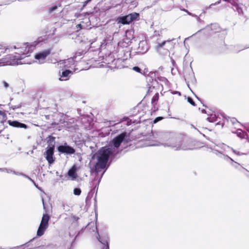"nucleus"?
<instances>
[{
  "instance_id": "1",
  "label": "nucleus",
  "mask_w": 249,
  "mask_h": 249,
  "mask_svg": "<svg viewBox=\"0 0 249 249\" xmlns=\"http://www.w3.org/2000/svg\"><path fill=\"white\" fill-rule=\"evenodd\" d=\"M127 135L125 132L117 136L110 142L107 145L102 147L92 157V159L96 158L97 162L94 166L91 168L92 173L96 174L94 180L97 179L98 173L102 169H104L110 158H114L118 154L121 152V144L126 141Z\"/></svg>"
},
{
  "instance_id": "2",
  "label": "nucleus",
  "mask_w": 249,
  "mask_h": 249,
  "mask_svg": "<svg viewBox=\"0 0 249 249\" xmlns=\"http://www.w3.org/2000/svg\"><path fill=\"white\" fill-rule=\"evenodd\" d=\"M38 44L39 42L35 41L32 44L30 45H29L28 43H27L22 47H17L16 46H14V49L17 50L15 53L18 54V55H10L9 58L12 59L13 61L9 62L8 65H18V61L23 59L26 56H29V54L34 51L36 46Z\"/></svg>"
},
{
  "instance_id": "3",
  "label": "nucleus",
  "mask_w": 249,
  "mask_h": 249,
  "mask_svg": "<svg viewBox=\"0 0 249 249\" xmlns=\"http://www.w3.org/2000/svg\"><path fill=\"white\" fill-rule=\"evenodd\" d=\"M181 139L175 136V139H171L169 142L162 143L165 146L171 147L175 148L176 150H187L191 148L183 143Z\"/></svg>"
},
{
  "instance_id": "4",
  "label": "nucleus",
  "mask_w": 249,
  "mask_h": 249,
  "mask_svg": "<svg viewBox=\"0 0 249 249\" xmlns=\"http://www.w3.org/2000/svg\"><path fill=\"white\" fill-rule=\"evenodd\" d=\"M139 19L140 14L133 12L127 15L118 17L116 21L118 23L126 25L129 24L135 21H138Z\"/></svg>"
},
{
  "instance_id": "5",
  "label": "nucleus",
  "mask_w": 249,
  "mask_h": 249,
  "mask_svg": "<svg viewBox=\"0 0 249 249\" xmlns=\"http://www.w3.org/2000/svg\"><path fill=\"white\" fill-rule=\"evenodd\" d=\"M50 219V216L48 214L45 213L43 214L41 222L37 229L36 235L40 237L43 235L49 226V221Z\"/></svg>"
},
{
  "instance_id": "6",
  "label": "nucleus",
  "mask_w": 249,
  "mask_h": 249,
  "mask_svg": "<svg viewBox=\"0 0 249 249\" xmlns=\"http://www.w3.org/2000/svg\"><path fill=\"white\" fill-rule=\"evenodd\" d=\"M57 151L61 154L65 155H71L75 153V149L72 146L69 145L66 142L59 145L57 147Z\"/></svg>"
},
{
  "instance_id": "7",
  "label": "nucleus",
  "mask_w": 249,
  "mask_h": 249,
  "mask_svg": "<svg viewBox=\"0 0 249 249\" xmlns=\"http://www.w3.org/2000/svg\"><path fill=\"white\" fill-rule=\"evenodd\" d=\"M183 76L185 81L189 87V83L193 82L195 79L194 73L192 69H186L183 71Z\"/></svg>"
},
{
  "instance_id": "8",
  "label": "nucleus",
  "mask_w": 249,
  "mask_h": 249,
  "mask_svg": "<svg viewBox=\"0 0 249 249\" xmlns=\"http://www.w3.org/2000/svg\"><path fill=\"white\" fill-rule=\"evenodd\" d=\"M149 49V45L148 41L146 40H142L141 41L137 48V53L140 54H144L146 53Z\"/></svg>"
},
{
  "instance_id": "9",
  "label": "nucleus",
  "mask_w": 249,
  "mask_h": 249,
  "mask_svg": "<svg viewBox=\"0 0 249 249\" xmlns=\"http://www.w3.org/2000/svg\"><path fill=\"white\" fill-rule=\"evenodd\" d=\"M54 149L46 148V151L44 153V156L46 160L50 165L53 163L55 158L53 157Z\"/></svg>"
},
{
  "instance_id": "10",
  "label": "nucleus",
  "mask_w": 249,
  "mask_h": 249,
  "mask_svg": "<svg viewBox=\"0 0 249 249\" xmlns=\"http://www.w3.org/2000/svg\"><path fill=\"white\" fill-rule=\"evenodd\" d=\"M51 49H47L40 52L35 54V58L36 59L38 60L40 63H43V62H41L40 61L45 59L51 53Z\"/></svg>"
},
{
  "instance_id": "11",
  "label": "nucleus",
  "mask_w": 249,
  "mask_h": 249,
  "mask_svg": "<svg viewBox=\"0 0 249 249\" xmlns=\"http://www.w3.org/2000/svg\"><path fill=\"white\" fill-rule=\"evenodd\" d=\"M60 73L59 80L66 81L69 79L71 75H72L73 71L70 70H62L61 73L60 72Z\"/></svg>"
},
{
  "instance_id": "12",
  "label": "nucleus",
  "mask_w": 249,
  "mask_h": 249,
  "mask_svg": "<svg viewBox=\"0 0 249 249\" xmlns=\"http://www.w3.org/2000/svg\"><path fill=\"white\" fill-rule=\"evenodd\" d=\"M160 137L163 143L169 142L171 139H175V135L169 132L161 133Z\"/></svg>"
},
{
  "instance_id": "13",
  "label": "nucleus",
  "mask_w": 249,
  "mask_h": 249,
  "mask_svg": "<svg viewBox=\"0 0 249 249\" xmlns=\"http://www.w3.org/2000/svg\"><path fill=\"white\" fill-rule=\"evenodd\" d=\"M8 123L9 125L14 127L23 128L25 129L27 128V125L26 124L20 123L18 121L8 120Z\"/></svg>"
},
{
  "instance_id": "14",
  "label": "nucleus",
  "mask_w": 249,
  "mask_h": 249,
  "mask_svg": "<svg viewBox=\"0 0 249 249\" xmlns=\"http://www.w3.org/2000/svg\"><path fill=\"white\" fill-rule=\"evenodd\" d=\"M170 43L169 42H162L161 43H157V45L156 47V50L157 52L162 54V55H166L168 53H165L164 52V50L165 49V45L166 43Z\"/></svg>"
},
{
  "instance_id": "15",
  "label": "nucleus",
  "mask_w": 249,
  "mask_h": 249,
  "mask_svg": "<svg viewBox=\"0 0 249 249\" xmlns=\"http://www.w3.org/2000/svg\"><path fill=\"white\" fill-rule=\"evenodd\" d=\"M204 29L208 31L211 30L213 33H218L221 31L219 25L217 23L211 24L210 25L206 26Z\"/></svg>"
},
{
  "instance_id": "16",
  "label": "nucleus",
  "mask_w": 249,
  "mask_h": 249,
  "mask_svg": "<svg viewBox=\"0 0 249 249\" xmlns=\"http://www.w3.org/2000/svg\"><path fill=\"white\" fill-rule=\"evenodd\" d=\"M77 171V167L74 165L72 166V167L69 170L68 172V176L71 178V180H75L77 177V175L76 173Z\"/></svg>"
},
{
  "instance_id": "17",
  "label": "nucleus",
  "mask_w": 249,
  "mask_h": 249,
  "mask_svg": "<svg viewBox=\"0 0 249 249\" xmlns=\"http://www.w3.org/2000/svg\"><path fill=\"white\" fill-rule=\"evenodd\" d=\"M47 138H48V141H47L48 145L46 148H50L54 149L55 143V138L54 137H53L52 136H49Z\"/></svg>"
},
{
  "instance_id": "18",
  "label": "nucleus",
  "mask_w": 249,
  "mask_h": 249,
  "mask_svg": "<svg viewBox=\"0 0 249 249\" xmlns=\"http://www.w3.org/2000/svg\"><path fill=\"white\" fill-rule=\"evenodd\" d=\"M105 171H104L101 174L100 178H99V180L98 181L97 183V184L95 185V186L94 187V188L92 189V190H91L88 193V195L86 197V202H87L88 200L89 199H90L91 198V197H92V196H93V194L94 192V190L95 189V188H96L97 185H98L100 182V180H101V178H102L104 174L105 173Z\"/></svg>"
},
{
  "instance_id": "19",
  "label": "nucleus",
  "mask_w": 249,
  "mask_h": 249,
  "mask_svg": "<svg viewBox=\"0 0 249 249\" xmlns=\"http://www.w3.org/2000/svg\"><path fill=\"white\" fill-rule=\"evenodd\" d=\"M156 74L154 72H150L149 75L147 77V81L149 82L152 83V84H154L155 86V84L157 83V81L155 79Z\"/></svg>"
},
{
  "instance_id": "20",
  "label": "nucleus",
  "mask_w": 249,
  "mask_h": 249,
  "mask_svg": "<svg viewBox=\"0 0 249 249\" xmlns=\"http://www.w3.org/2000/svg\"><path fill=\"white\" fill-rule=\"evenodd\" d=\"M98 237H97L98 241L104 245L105 246L103 249H109V245L107 238H102L100 237L99 233H98Z\"/></svg>"
},
{
  "instance_id": "21",
  "label": "nucleus",
  "mask_w": 249,
  "mask_h": 249,
  "mask_svg": "<svg viewBox=\"0 0 249 249\" xmlns=\"http://www.w3.org/2000/svg\"><path fill=\"white\" fill-rule=\"evenodd\" d=\"M174 39H172L171 40H167L165 41H163V42H169L170 43H166L165 45V48L164 50V52L165 53H169V50L172 49L173 47V44L172 42V41L174 40Z\"/></svg>"
},
{
  "instance_id": "22",
  "label": "nucleus",
  "mask_w": 249,
  "mask_h": 249,
  "mask_svg": "<svg viewBox=\"0 0 249 249\" xmlns=\"http://www.w3.org/2000/svg\"><path fill=\"white\" fill-rule=\"evenodd\" d=\"M119 52H120L121 54L117 55V58L114 59V61H124L125 58L122 57V54H124V52L123 48L119 49Z\"/></svg>"
},
{
  "instance_id": "23",
  "label": "nucleus",
  "mask_w": 249,
  "mask_h": 249,
  "mask_svg": "<svg viewBox=\"0 0 249 249\" xmlns=\"http://www.w3.org/2000/svg\"><path fill=\"white\" fill-rule=\"evenodd\" d=\"M61 6V3H58L57 4H55L52 7H50L48 9V12L51 14L55 11L59 7Z\"/></svg>"
},
{
  "instance_id": "24",
  "label": "nucleus",
  "mask_w": 249,
  "mask_h": 249,
  "mask_svg": "<svg viewBox=\"0 0 249 249\" xmlns=\"http://www.w3.org/2000/svg\"><path fill=\"white\" fill-rule=\"evenodd\" d=\"M207 120L211 123H213L217 121V118L215 114H211L210 116L207 117Z\"/></svg>"
},
{
  "instance_id": "25",
  "label": "nucleus",
  "mask_w": 249,
  "mask_h": 249,
  "mask_svg": "<svg viewBox=\"0 0 249 249\" xmlns=\"http://www.w3.org/2000/svg\"><path fill=\"white\" fill-rule=\"evenodd\" d=\"M159 98V93H156L155 95L153 97L152 100H151V103L154 106L157 104V101H158Z\"/></svg>"
},
{
  "instance_id": "26",
  "label": "nucleus",
  "mask_w": 249,
  "mask_h": 249,
  "mask_svg": "<svg viewBox=\"0 0 249 249\" xmlns=\"http://www.w3.org/2000/svg\"><path fill=\"white\" fill-rule=\"evenodd\" d=\"M35 239V238H33L32 239H31L28 242H27L24 244L21 245L20 246H18L17 248H22L24 247V248H25L30 247V245H31V242H32Z\"/></svg>"
},
{
  "instance_id": "27",
  "label": "nucleus",
  "mask_w": 249,
  "mask_h": 249,
  "mask_svg": "<svg viewBox=\"0 0 249 249\" xmlns=\"http://www.w3.org/2000/svg\"><path fill=\"white\" fill-rule=\"evenodd\" d=\"M222 159H223L224 160H227V161H228V160H231V161H232V162H235V163L239 165V164H238V163H237L236 162H235L232 159H231V158H230V157H229L227 155H223V156H222V158H221Z\"/></svg>"
},
{
  "instance_id": "28",
  "label": "nucleus",
  "mask_w": 249,
  "mask_h": 249,
  "mask_svg": "<svg viewBox=\"0 0 249 249\" xmlns=\"http://www.w3.org/2000/svg\"><path fill=\"white\" fill-rule=\"evenodd\" d=\"M81 193V190L79 188H75L73 190V194L75 196H79Z\"/></svg>"
},
{
  "instance_id": "29",
  "label": "nucleus",
  "mask_w": 249,
  "mask_h": 249,
  "mask_svg": "<svg viewBox=\"0 0 249 249\" xmlns=\"http://www.w3.org/2000/svg\"><path fill=\"white\" fill-rule=\"evenodd\" d=\"M83 51H77L75 53V54L74 55L73 57L74 58H76V57L78 56H81L83 55Z\"/></svg>"
},
{
  "instance_id": "30",
  "label": "nucleus",
  "mask_w": 249,
  "mask_h": 249,
  "mask_svg": "<svg viewBox=\"0 0 249 249\" xmlns=\"http://www.w3.org/2000/svg\"><path fill=\"white\" fill-rule=\"evenodd\" d=\"M187 101L188 103H189L192 106H196L195 102L194 101V100L192 97H188Z\"/></svg>"
},
{
  "instance_id": "31",
  "label": "nucleus",
  "mask_w": 249,
  "mask_h": 249,
  "mask_svg": "<svg viewBox=\"0 0 249 249\" xmlns=\"http://www.w3.org/2000/svg\"><path fill=\"white\" fill-rule=\"evenodd\" d=\"M10 172H11L12 173H13L15 175H16L22 176L23 177H26V175H25L22 173H19V172H17L13 171V170H10Z\"/></svg>"
},
{
  "instance_id": "32",
  "label": "nucleus",
  "mask_w": 249,
  "mask_h": 249,
  "mask_svg": "<svg viewBox=\"0 0 249 249\" xmlns=\"http://www.w3.org/2000/svg\"><path fill=\"white\" fill-rule=\"evenodd\" d=\"M234 4H235V5H233V6L236 7L237 12L239 13H240L241 12H242V8L241 7H239L238 4L236 2H234Z\"/></svg>"
},
{
  "instance_id": "33",
  "label": "nucleus",
  "mask_w": 249,
  "mask_h": 249,
  "mask_svg": "<svg viewBox=\"0 0 249 249\" xmlns=\"http://www.w3.org/2000/svg\"><path fill=\"white\" fill-rule=\"evenodd\" d=\"M132 70H134V71L137 72H139V73H142V72H141V69L138 67V66H134L132 68Z\"/></svg>"
},
{
  "instance_id": "34",
  "label": "nucleus",
  "mask_w": 249,
  "mask_h": 249,
  "mask_svg": "<svg viewBox=\"0 0 249 249\" xmlns=\"http://www.w3.org/2000/svg\"><path fill=\"white\" fill-rule=\"evenodd\" d=\"M231 149L232 150V151L235 154H236V155H238V156H241V155H244L245 154L243 153H241L239 151H237L236 150H234L233 148H231Z\"/></svg>"
},
{
  "instance_id": "35",
  "label": "nucleus",
  "mask_w": 249,
  "mask_h": 249,
  "mask_svg": "<svg viewBox=\"0 0 249 249\" xmlns=\"http://www.w3.org/2000/svg\"><path fill=\"white\" fill-rule=\"evenodd\" d=\"M163 119V117H156L153 121V123L154 124H156L157 123H158V122L162 120V119Z\"/></svg>"
},
{
  "instance_id": "36",
  "label": "nucleus",
  "mask_w": 249,
  "mask_h": 249,
  "mask_svg": "<svg viewBox=\"0 0 249 249\" xmlns=\"http://www.w3.org/2000/svg\"><path fill=\"white\" fill-rule=\"evenodd\" d=\"M24 177L28 178L29 180H30L31 181H32L34 183L35 186L40 190V188H39L38 187L37 185H36L35 182L31 178H30L29 176H28L27 175H26V177Z\"/></svg>"
},
{
  "instance_id": "37",
  "label": "nucleus",
  "mask_w": 249,
  "mask_h": 249,
  "mask_svg": "<svg viewBox=\"0 0 249 249\" xmlns=\"http://www.w3.org/2000/svg\"><path fill=\"white\" fill-rule=\"evenodd\" d=\"M24 177L28 178L29 180H30L31 181H32L34 183L35 186L40 190V188H39L38 187L37 185H36L35 182L31 178H30L29 176H28L27 175H26V177Z\"/></svg>"
},
{
  "instance_id": "38",
  "label": "nucleus",
  "mask_w": 249,
  "mask_h": 249,
  "mask_svg": "<svg viewBox=\"0 0 249 249\" xmlns=\"http://www.w3.org/2000/svg\"><path fill=\"white\" fill-rule=\"evenodd\" d=\"M215 154L217 156H218L220 158H222V156H223V154H222V153H221L220 152L218 151H215Z\"/></svg>"
},
{
  "instance_id": "39",
  "label": "nucleus",
  "mask_w": 249,
  "mask_h": 249,
  "mask_svg": "<svg viewBox=\"0 0 249 249\" xmlns=\"http://www.w3.org/2000/svg\"><path fill=\"white\" fill-rule=\"evenodd\" d=\"M107 125L108 126H113L115 124L114 123V122L113 121H109L108 122H107Z\"/></svg>"
},
{
  "instance_id": "40",
  "label": "nucleus",
  "mask_w": 249,
  "mask_h": 249,
  "mask_svg": "<svg viewBox=\"0 0 249 249\" xmlns=\"http://www.w3.org/2000/svg\"><path fill=\"white\" fill-rule=\"evenodd\" d=\"M10 170H8L7 169H2V168H0V171H2V172H4V171H6L7 173H11L10 172Z\"/></svg>"
},
{
  "instance_id": "41",
  "label": "nucleus",
  "mask_w": 249,
  "mask_h": 249,
  "mask_svg": "<svg viewBox=\"0 0 249 249\" xmlns=\"http://www.w3.org/2000/svg\"><path fill=\"white\" fill-rule=\"evenodd\" d=\"M148 86L149 89H148V90L147 91V93H149L151 87H153V88H154L155 87V86H154V84L150 85L149 84H148Z\"/></svg>"
},
{
  "instance_id": "42",
  "label": "nucleus",
  "mask_w": 249,
  "mask_h": 249,
  "mask_svg": "<svg viewBox=\"0 0 249 249\" xmlns=\"http://www.w3.org/2000/svg\"><path fill=\"white\" fill-rule=\"evenodd\" d=\"M91 0H86L84 2V4H83V6L85 7L86 6L88 3H89L90 1H91Z\"/></svg>"
},
{
  "instance_id": "43",
  "label": "nucleus",
  "mask_w": 249,
  "mask_h": 249,
  "mask_svg": "<svg viewBox=\"0 0 249 249\" xmlns=\"http://www.w3.org/2000/svg\"><path fill=\"white\" fill-rule=\"evenodd\" d=\"M4 87L5 88H7L9 87V84L5 81L3 82Z\"/></svg>"
},
{
  "instance_id": "44",
  "label": "nucleus",
  "mask_w": 249,
  "mask_h": 249,
  "mask_svg": "<svg viewBox=\"0 0 249 249\" xmlns=\"http://www.w3.org/2000/svg\"><path fill=\"white\" fill-rule=\"evenodd\" d=\"M172 93L173 94H178L179 96H180L181 95V93L179 92V91H174L172 92Z\"/></svg>"
},
{
  "instance_id": "45",
  "label": "nucleus",
  "mask_w": 249,
  "mask_h": 249,
  "mask_svg": "<svg viewBox=\"0 0 249 249\" xmlns=\"http://www.w3.org/2000/svg\"><path fill=\"white\" fill-rule=\"evenodd\" d=\"M73 219L74 221H77L79 219V217L76 216H73Z\"/></svg>"
},
{
  "instance_id": "46",
  "label": "nucleus",
  "mask_w": 249,
  "mask_h": 249,
  "mask_svg": "<svg viewBox=\"0 0 249 249\" xmlns=\"http://www.w3.org/2000/svg\"><path fill=\"white\" fill-rule=\"evenodd\" d=\"M236 122H237V120L235 118H232L231 120V122L233 124H234Z\"/></svg>"
},
{
  "instance_id": "47",
  "label": "nucleus",
  "mask_w": 249,
  "mask_h": 249,
  "mask_svg": "<svg viewBox=\"0 0 249 249\" xmlns=\"http://www.w3.org/2000/svg\"><path fill=\"white\" fill-rule=\"evenodd\" d=\"M0 115H2L4 117L6 116V114L2 111H0Z\"/></svg>"
},
{
  "instance_id": "48",
  "label": "nucleus",
  "mask_w": 249,
  "mask_h": 249,
  "mask_svg": "<svg viewBox=\"0 0 249 249\" xmlns=\"http://www.w3.org/2000/svg\"><path fill=\"white\" fill-rule=\"evenodd\" d=\"M124 42H119V43H118V45H119V46H121L124 47L125 45H124Z\"/></svg>"
},
{
  "instance_id": "49",
  "label": "nucleus",
  "mask_w": 249,
  "mask_h": 249,
  "mask_svg": "<svg viewBox=\"0 0 249 249\" xmlns=\"http://www.w3.org/2000/svg\"><path fill=\"white\" fill-rule=\"evenodd\" d=\"M171 62H172L173 65L174 66L175 64H176V62H175V61L173 58H171Z\"/></svg>"
},
{
  "instance_id": "50",
  "label": "nucleus",
  "mask_w": 249,
  "mask_h": 249,
  "mask_svg": "<svg viewBox=\"0 0 249 249\" xmlns=\"http://www.w3.org/2000/svg\"><path fill=\"white\" fill-rule=\"evenodd\" d=\"M187 13L189 15H191V16H194V17H196V15H194L193 14H192L191 13H190V12H189L188 11H187Z\"/></svg>"
},
{
  "instance_id": "51",
  "label": "nucleus",
  "mask_w": 249,
  "mask_h": 249,
  "mask_svg": "<svg viewBox=\"0 0 249 249\" xmlns=\"http://www.w3.org/2000/svg\"><path fill=\"white\" fill-rule=\"evenodd\" d=\"M62 207H63V209L65 210V211H67L68 210L66 209V207H65V205L64 204H62Z\"/></svg>"
},
{
  "instance_id": "52",
  "label": "nucleus",
  "mask_w": 249,
  "mask_h": 249,
  "mask_svg": "<svg viewBox=\"0 0 249 249\" xmlns=\"http://www.w3.org/2000/svg\"><path fill=\"white\" fill-rule=\"evenodd\" d=\"M76 155L78 156V157H80V158L81 159H82V157L81 156V154L80 153H76Z\"/></svg>"
},
{
  "instance_id": "53",
  "label": "nucleus",
  "mask_w": 249,
  "mask_h": 249,
  "mask_svg": "<svg viewBox=\"0 0 249 249\" xmlns=\"http://www.w3.org/2000/svg\"><path fill=\"white\" fill-rule=\"evenodd\" d=\"M220 1H221V0H219L218 1L216 2L214 4V5H217V4H219V3H220Z\"/></svg>"
},
{
  "instance_id": "54",
  "label": "nucleus",
  "mask_w": 249,
  "mask_h": 249,
  "mask_svg": "<svg viewBox=\"0 0 249 249\" xmlns=\"http://www.w3.org/2000/svg\"><path fill=\"white\" fill-rule=\"evenodd\" d=\"M202 112L203 113H206V111L204 109H203L202 110H201Z\"/></svg>"
},
{
  "instance_id": "55",
  "label": "nucleus",
  "mask_w": 249,
  "mask_h": 249,
  "mask_svg": "<svg viewBox=\"0 0 249 249\" xmlns=\"http://www.w3.org/2000/svg\"><path fill=\"white\" fill-rule=\"evenodd\" d=\"M131 121H130V122H128H128H127V124L128 125H130V124H131Z\"/></svg>"
},
{
  "instance_id": "56",
  "label": "nucleus",
  "mask_w": 249,
  "mask_h": 249,
  "mask_svg": "<svg viewBox=\"0 0 249 249\" xmlns=\"http://www.w3.org/2000/svg\"><path fill=\"white\" fill-rule=\"evenodd\" d=\"M77 235H76L75 238H76L77 237ZM75 240V238L74 239V240H73L72 243L71 244H72L74 242ZM71 246H72V244H71Z\"/></svg>"
},
{
  "instance_id": "57",
  "label": "nucleus",
  "mask_w": 249,
  "mask_h": 249,
  "mask_svg": "<svg viewBox=\"0 0 249 249\" xmlns=\"http://www.w3.org/2000/svg\"><path fill=\"white\" fill-rule=\"evenodd\" d=\"M196 97L198 100H200V99L196 95H195Z\"/></svg>"
},
{
  "instance_id": "58",
  "label": "nucleus",
  "mask_w": 249,
  "mask_h": 249,
  "mask_svg": "<svg viewBox=\"0 0 249 249\" xmlns=\"http://www.w3.org/2000/svg\"><path fill=\"white\" fill-rule=\"evenodd\" d=\"M2 47H3V46H2L0 45V50L2 49H3V48H2Z\"/></svg>"
},
{
  "instance_id": "59",
  "label": "nucleus",
  "mask_w": 249,
  "mask_h": 249,
  "mask_svg": "<svg viewBox=\"0 0 249 249\" xmlns=\"http://www.w3.org/2000/svg\"><path fill=\"white\" fill-rule=\"evenodd\" d=\"M42 201L43 204V205L44 206V199H43V198H42Z\"/></svg>"
},
{
  "instance_id": "60",
  "label": "nucleus",
  "mask_w": 249,
  "mask_h": 249,
  "mask_svg": "<svg viewBox=\"0 0 249 249\" xmlns=\"http://www.w3.org/2000/svg\"><path fill=\"white\" fill-rule=\"evenodd\" d=\"M93 185V182H91L90 183V185Z\"/></svg>"
},
{
  "instance_id": "61",
  "label": "nucleus",
  "mask_w": 249,
  "mask_h": 249,
  "mask_svg": "<svg viewBox=\"0 0 249 249\" xmlns=\"http://www.w3.org/2000/svg\"><path fill=\"white\" fill-rule=\"evenodd\" d=\"M59 249H65L64 247H61Z\"/></svg>"
},
{
  "instance_id": "62",
  "label": "nucleus",
  "mask_w": 249,
  "mask_h": 249,
  "mask_svg": "<svg viewBox=\"0 0 249 249\" xmlns=\"http://www.w3.org/2000/svg\"><path fill=\"white\" fill-rule=\"evenodd\" d=\"M169 111H170V109H169V108H168V112H169Z\"/></svg>"
},
{
  "instance_id": "63",
  "label": "nucleus",
  "mask_w": 249,
  "mask_h": 249,
  "mask_svg": "<svg viewBox=\"0 0 249 249\" xmlns=\"http://www.w3.org/2000/svg\"><path fill=\"white\" fill-rule=\"evenodd\" d=\"M249 48V46L246 47V48Z\"/></svg>"
},
{
  "instance_id": "64",
  "label": "nucleus",
  "mask_w": 249,
  "mask_h": 249,
  "mask_svg": "<svg viewBox=\"0 0 249 249\" xmlns=\"http://www.w3.org/2000/svg\"><path fill=\"white\" fill-rule=\"evenodd\" d=\"M169 116H171V114H168Z\"/></svg>"
}]
</instances>
